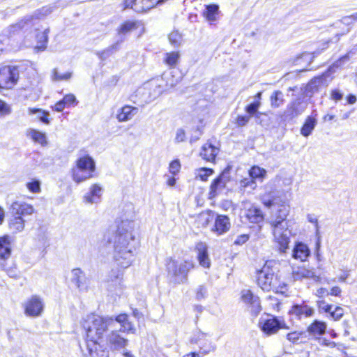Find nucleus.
<instances>
[{"mask_svg":"<svg viewBox=\"0 0 357 357\" xmlns=\"http://www.w3.org/2000/svg\"><path fill=\"white\" fill-rule=\"evenodd\" d=\"M134 218L133 205L126 204L122 210L120 220L116 221V230L113 238L108 240L113 244V260L121 268H112L107 276V282L115 286H121L123 269L130 266L135 259L136 238Z\"/></svg>","mask_w":357,"mask_h":357,"instance_id":"obj_1","label":"nucleus"},{"mask_svg":"<svg viewBox=\"0 0 357 357\" xmlns=\"http://www.w3.org/2000/svg\"><path fill=\"white\" fill-rule=\"evenodd\" d=\"M278 191L266 192L261 196V201L266 207L278 206L279 209L275 219L271 222L275 241L280 245V250L284 252L288 248L291 231L288 229L286 218L289 212V206L285 204Z\"/></svg>","mask_w":357,"mask_h":357,"instance_id":"obj_2","label":"nucleus"},{"mask_svg":"<svg viewBox=\"0 0 357 357\" xmlns=\"http://www.w3.org/2000/svg\"><path fill=\"white\" fill-rule=\"evenodd\" d=\"M114 324L112 317L93 314L84 319L82 326L85 331L86 348L89 357H108V352L100 349L99 341Z\"/></svg>","mask_w":357,"mask_h":357,"instance_id":"obj_3","label":"nucleus"},{"mask_svg":"<svg viewBox=\"0 0 357 357\" xmlns=\"http://www.w3.org/2000/svg\"><path fill=\"white\" fill-rule=\"evenodd\" d=\"M193 267V264L189 261H178L171 257L166 260L167 277L170 282L175 284L185 283L188 272Z\"/></svg>","mask_w":357,"mask_h":357,"instance_id":"obj_4","label":"nucleus"},{"mask_svg":"<svg viewBox=\"0 0 357 357\" xmlns=\"http://www.w3.org/2000/svg\"><path fill=\"white\" fill-rule=\"evenodd\" d=\"M96 170V163L93 159L89 155H84L76 161V166L72 169V176L73 181L80 183L93 176Z\"/></svg>","mask_w":357,"mask_h":357,"instance_id":"obj_5","label":"nucleus"},{"mask_svg":"<svg viewBox=\"0 0 357 357\" xmlns=\"http://www.w3.org/2000/svg\"><path fill=\"white\" fill-rule=\"evenodd\" d=\"M335 73V66H330L326 71L319 76L312 78L305 86L304 93L306 96H312L319 92L322 88L328 86L333 79V74Z\"/></svg>","mask_w":357,"mask_h":357,"instance_id":"obj_6","label":"nucleus"},{"mask_svg":"<svg viewBox=\"0 0 357 357\" xmlns=\"http://www.w3.org/2000/svg\"><path fill=\"white\" fill-rule=\"evenodd\" d=\"M44 307V301L42 297L38 295H32L23 304L25 315L33 318L41 316Z\"/></svg>","mask_w":357,"mask_h":357,"instance_id":"obj_7","label":"nucleus"},{"mask_svg":"<svg viewBox=\"0 0 357 357\" xmlns=\"http://www.w3.org/2000/svg\"><path fill=\"white\" fill-rule=\"evenodd\" d=\"M206 333L199 331L193 335L190 338V342L199 346L200 352L206 355L212 352H215L217 349L216 344L210 339H208Z\"/></svg>","mask_w":357,"mask_h":357,"instance_id":"obj_8","label":"nucleus"},{"mask_svg":"<svg viewBox=\"0 0 357 357\" xmlns=\"http://www.w3.org/2000/svg\"><path fill=\"white\" fill-rule=\"evenodd\" d=\"M162 92V87L155 82L145 84L137 91V94L142 96L144 103H149L157 98Z\"/></svg>","mask_w":357,"mask_h":357,"instance_id":"obj_9","label":"nucleus"},{"mask_svg":"<svg viewBox=\"0 0 357 357\" xmlns=\"http://www.w3.org/2000/svg\"><path fill=\"white\" fill-rule=\"evenodd\" d=\"M135 25L136 24H123L121 26V29L119 30L117 41L107 49L98 52L97 54L99 56V57L102 60H104L112 55L113 53L118 51L119 49V44L124 40L123 35H125L126 33L136 29Z\"/></svg>","mask_w":357,"mask_h":357,"instance_id":"obj_10","label":"nucleus"},{"mask_svg":"<svg viewBox=\"0 0 357 357\" xmlns=\"http://www.w3.org/2000/svg\"><path fill=\"white\" fill-rule=\"evenodd\" d=\"M19 78L18 70L10 66H4L0 69V88H13Z\"/></svg>","mask_w":357,"mask_h":357,"instance_id":"obj_11","label":"nucleus"},{"mask_svg":"<svg viewBox=\"0 0 357 357\" xmlns=\"http://www.w3.org/2000/svg\"><path fill=\"white\" fill-rule=\"evenodd\" d=\"M275 264L276 263L275 261H268L266 262L263 268L258 271L257 284L264 291H269L271 290V277L273 273L271 268H273Z\"/></svg>","mask_w":357,"mask_h":357,"instance_id":"obj_12","label":"nucleus"},{"mask_svg":"<svg viewBox=\"0 0 357 357\" xmlns=\"http://www.w3.org/2000/svg\"><path fill=\"white\" fill-rule=\"evenodd\" d=\"M259 325L261 331L267 335L275 334L279 329L286 328L283 320L273 316L267 319H261Z\"/></svg>","mask_w":357,"mask_h":357,"instance_id":"obj_13","label":"nucleus"},{"mask_svg":"<svg viewBox=\"0 0 357 357\" xmlns=\"http://www.w3.org/2000/svg\"><path fill=\"white\" fill-rule=\"evenodd\" d=\"M165 0H125V8H130L137 13H142L153 8L155 5L161 4Z\"/></svg>","mask_w":357,"mask_h":357,"instance_id":"obj_14","label":"nucleus"},{"mask_svg":"<svg viewBox=\"0 0 357 357\" xmlns=\"http://www.w3.org/2000/svg\"><path fill=\"white\" fill-rule=\"evenodd\" d=\"M241 299L248 305L252 315L256 317L261 311L259 298L255 296L250 290H243L241 291Z\"/></svg>","mask_w":357,"mask_h":357,"instance_id":"obj_15","label":"nucleus"},{"mask_svg":"<svg viewBox=\"0 0 357 357\" xmlns=\"http://www.w3.org/2000/svg\"><path fill=\"white\" fill-rule=\"evenodd\" d=\"M306 108L305 104L300 99L291 102L284 112L282 118L284 121H290L301 115Z\"/></svg>","mask_w":357,"mask_h":357,"instance_id":"obj_16","label":"nucleus"},{"mask_svg":"<svg viewBox=\"0 0 357 357\" xmlns=\"http://www.w3.org/2000/svg\"><path fill=\"white\" fill-rule=\"evenodd\" d=\"M10 211L13 215H20L22 218L35 213V208L31 204L20 200L15 201L11 204Z\"/></svg>","mask_w":357,"mask_h":357,"instance_id":"obj_17","label":"nucleus"},{"mask_svg":"<svg viewBox=\"0 0 357 357\" xmlns=\"http://www.w3.org/2000/svg\"><path fill=\"white\" fill-rule=\"evenodd\" d=\"M119 332L113 330L107 335V344L111 349L120 350L128 345V340L122 337Z\"/></svg>","mask_w":357,"mask_h":357,"instance_id":"obj_18","label":"nucleus"},{"mask_svg":"<svg viewBox=\"0 0 357 357\" xmlns=\"http://www.w3.org/2000/svg\"><path fill=\"white\" fill-rule=\"evenodd\" d=\"M289 314L301 320L312 317L314 314V310L303 302L301 304L294 305L289 310Z\"/></svg>","mask_w":357,"mask_h":357,"instance_id":"obj_19","label":"nucleus"},{"mask_svg":"<svg viewBox=\"0 0 357 357\" xmlns=\"http://www.w3.org/2000/svg\"><path fill=\"white\" fill-rule=\"evenodd\" d=\"M228 181V176L224 173L214 179L210 186L209 198L213 199L220 194L225 188Z\"/></svg>","mask_w":357,"mask_h":357,"instance_id":"obj_20","label":"nucleus"},{"mask_svg":"<svg viewBox=\"0 0 357 357\" xmlns=\"http://www.w3.org/2000/svg\"><path fill=\"white\" fill-rule=\"evenodd\" d=\"M70 282L74 284L79 291L87 290V278L84 271L80 268H77L71 271Z\"/></svg>","mask_w":357,"mask_h":357,"instance_id":"obj_21","label":"nucleus"},{"mask_svg":"<svg viewBox=\"0 0 357 357\" xmlns=\"http://www.w3.org/2000/svg\"><path fill=\"white\" fill-rule=\"evenodd\" d=\"M102 192L103 189L99 184H93L89 188V192L84 195V202L90 204H98L100 202Z\"/></svg>","mask_w":357,"mask_h":357,"instance_id":"obj_22","label":"nucleus"},{"mask_svg":"<svg viewBox=\"0 0 357 357\" xmlns=\"http://www.w3.org/2000/svg\"><path fill=\"white\" fill-rule=\"evenodd\" d=\"M292 277L294 280L312 279L314 281H319V277L316 275L313 268H307L305 266L294 268L292 271Z\"/></svg>","mask_w":357,"mask_h":357,"instance_id":"obj_23","label":"nucleus"},{"mask_svg":"<svg viewBox=\"0 0 357 357\" xmlns=\"http://www.w3.org/2000/svg\"><path fill=\"white\" fill-rule=\"evenodd\" d=\"M13 238L9 235L0 236V259H7L12 251Z\"/></svg>","mask_w":357,"mask_h":357,"instance_id":"obj_24","label":"nucleus"},{"mask_svg":"<svg viewBox=\"0 0 357 357\" xmlns=\"http://www.w3.org/2000/svg\"><path fill=\"white\" fill-rule=\"evenodd\" d=\"M195 249L197 252V259L199 264L204 268H209L211 261L208 255L207 246L206 243L203 242L197 243Z\"/></svg>","mask_w":357,"mask_h":357,"instance_id":"obj_25","label":"nucleus"},{"mask_svg":"<svg viewBox=\"0 0 357 357\" xmlns=\"http://www.w3.org/2000/svg\"><path fill=\"white\" fill-rule=\"evenodd\" d=\"M230 228V222L227 216L218 215L215 220L214 227L212 230L218 235L227 232Z\"/></svg>","mask_w":357,"mask_h":357,"instance_id":"obj_26","label":"nucleus"},{"mask_svg":"<svg viewBox=\"0 0 357 357\" xmlns=\"http://www.w3.org/2000/svg\"><path fill=\"white\" fill-rule=\"evenodd\" d=\"M219 152V149L212 145L211 143H206L201 149L200 156L202 159L213 162Z\"/></svg>","mask_w":357,"mask_h":357,"instance_id":"obj_27","label":"nucleus"},{"mask_svg":"<svg viewBox=\"0 0 357 357\" xmlns=\"http://www.w3.org/2000/svg\"><path fill=\"white\" fill-rule=\"evenodd\" d=\"M49 31V28H45L43 30L38 29L36 30V38L37 40V45L34 47L36 52H42L46 49Z\"/></svg>","mask_w":357,"mask_h":357,"instance_id":"obj_28","label":"nucleus"},{"mask_svg":"<svg viewBox=\"0 0 357 357\" xmlns=\"http://www.w3.org/2000/svg\"><path fill=\"white\" fill-rule=\"evenodd\" d=\"M310 251L307 245L303 243H296L293 251L292 257L301 261H305L310 256Z\"/></svg>","mask_w":357,"mask_h":357,"instance_id":"obj_29","label":"nucleus"},{"mask_svg":"<svg viewBox=\"0 0 357 357\" xmlns=\"http://www.w3.org/2000/svg\"><path fill=\"white\" fill-rule=\"evenodd\" d=\"M8 229L13 234L22 232L25 227V220L20 215H13L8 222Z\"/></svg>","mask_w":357,"mask_h":357,"instance_id":"obj_30","label":"nucleus"},{"mask_svg":"<svg viewBox=\"0 0 357 357\" xmlns=\"http://www.w3.org/2000/svg\"><path fill=\"white\" fill-rule=\"evenodd\" d=\"M137 112V107L126 105L119 110L116 118L120 122L127 121L132 119Z\"/></svg>","mask_w":357,"mask_h":357,"instance_id":"obj_31","label":"nucleus"},{"mask_svg":"<svg viewBox=\"0 0 357 357\" xmlns=\"http://www.w3.org/2000/svg\"><path fill=\"white\" fill-rule=\"evenodd\" d=\"M326 330V324L319 320L314 321L307 329L308 333L312 336L318 337L324 335Z\"/></svg>","mask_w":357,"mask_h":357,"instance_id":"obj_32","label":"nucleus"},{"mask_svg":"<svg viewBox=\"0 0 357 357\" xmlns=\"http://www.w3.org/2000/svg\"><path fill=\"white\" fill-rule=\"evenodd\" d=\"M245 217L252 223H260L264 220L262 211L255 206H252L245 211Z\"/></svg>","mask_w":357,"mask_h":357,"instance_id":"obj_33","label":"nucleus"},{"mask_svg":"<svg viewBox=\"0 0 357 357\" xmlns=\"http://www.w3.org/2000/svg\"><path fill=\"white\" fill-rule=\"evenodd\" d=\"M28 137L31 138L35 142H37L45 146L47 144V140L45 133L35 129H29L26 132Z\"/></svg>","mask_w":357,"mask_h":357,"instance_id":"obj_34","label":"nucleus"},{"mask_svg":"<svg viewBox=\"0 0 357 357\" xmlns=\"http://www.w3.org/2000/svg\"><path fill=\"white\" fill-rule=\"evenodd\" d=\"M273 271L271 278V290L273 289L276 292H283V289L286 287V284L280 280V278L278 274H275L277 271V268L274 267L271 268Z\"/></svg>","mask_w":357,"mask_h":357,"instance_id":"obj_35","label":"nucleus"},{"mask_svg":"<svg viewBox=\"0 0 357 357\" xmlns=\"http://www.w3.org/2000/svg\"><path fill=\"white\" fill-rule=\"evenodd\" d=\"M273 271L271 278V290L273 289L276 292H283V289L286 287V284L280 280V278L278 274H275L277 271V268L274 267L271 268Z\"/></svg>","mask_w":357,"mask_h":357,"instance_id":"obj_36","label":"nucleus"},{"mask_svg":"<svg viewBox=\"0 0 357 357\" xmlns=\"http://www.w3.org/2000/svg\"><path fill=\"white\" fill-rule=\"evenodd\" d=\"M273 271L271 278V290L273 289L276 292H283V289L286 287V284L280 280V278L278 274H275L277 271V268L274 267L271 268Z\"/></svg>","mask_w":357,"mask_h":357,"instance_id":"obj_37","label":"nucleus"},{"mask_svg":"<svg viewBox=\"0 0 357 357\" xmlns=\"http://www.w3.org/2000/svg\"><path fill=\"white\" fill-rule=\"evenodd\" d=\"M208 21L214 22L219 20V6L216 4H211L206 6L203 13Z\"/></svg>","mask_w":357,"mask_h":357,"instance_id":"obj_38","label":"nucleus"},{"mask_svg":"<svg viewBox=\"0 0 357 357\" xmlns=\"http://www.w3.org/2000/svg\"><path fill=\"white\" fill-rule=\"evenodd\" d=\"M179 52H167L164 54L163 61L169 68H174L180 60Z\"/></svg>","mask_w":357,"mask_h":357,"instance_id":"obj_39","label":"nucleus"},{"mask_svg":"<svg viewBox=\"0 0 357 357\" xmlns=\"http://www.w3.org/2000/svg\"><path fill=\"white\" fill-rule=\"evenodd\" d=\"M317 120L312 116H307L301 128V133L304 137H308L315 128Z\"/></svg>","mask_w":357,"mask_h":357,"instance_id":"obj_40","label":"nucleus"},{"mask_svg":"<svg viewBox=\"0 0 357 357\" xmlns=\"http://www.w3.org/2000/svg\"><path fill=\"white\" fill-rule=\"evenodd\" d=\"M284 95L280 91H274L271 96V105L273 108H278L284 103Z\"/></svg>","mask_w":357,"mask_h":357,"instance_id":"obj_41","label":"nucleus"},{"mask_svg":"<svg viewBox=\"0 0 357 357\" xmlns=\"http://www.w3.org/2000/svg\"><path fill=\"white\" fill-rule=\"evenodd\" d=\"M307 220L309 222L313 223L314 225V229H315V235L317 237V249H319L320 247L321 243V236L319 232V226L318 223V220L316 218L314 215L312 214H308L307 215Z\"/></svg>","mask_w":357,"mask_h":357,"instance_id":"obj_42","label":"nucleus"},{"mask_svg":"<svg viewBox=\"0 0 357 357\" xmlns=\"http://www.w3.org/2000/svg\"><path fill=\"white\" fill-rule=\"evenodd\" d=\"M249 175L250 177H251L254 180H263L266 175V171L264 169L261 168L258 166H254L250 169Z\"/></svg>","mask_w":357,"mask_h":357,"instance_id":"obj_43","label":"nucleus"},{"mask_svg":"<svg viewBox=\"0 0 357 357\" xmlns=\"http://www.w3.org/2000/svg\"><path fill=\"white\" fill-rule=\"evenodd\" d=\"M214 171L213 169L207 168V167H202L196 169L195 177L196 178H199L203 181H206L208 180V176L213 174Z\"/></svg>","mask_w":357,"mask_h":357,"instance_id":"obj_44","label":"nucleus"},{"mask_svg":"<svg viewBox=\"0 0 357 357\" xmlns=\"http://www.w3.org/2000/svg\"><path fill=\"white\" fill-rule=\"evenodd\" d=\"M72 77L71 72H66L64 73H59L56 68L52 70V79L55 82L67 81Z\"/></svg>","mask_w":357,"mask_h":357,"instance_id":"obj_45","label":"nucleus"},{"mask_svg":"<svg viewBox=\"0 0 357 357\" xmlns=\"http://www.w3.org/2000/svg\"><path fill=\"white\" fill-rule=\"evenodd\" d=\"M30 114H36L38 119L45 124H49L50 121L48 119L49 113L45 112L40 109H29Z\"/></svg>","mask_w":357,"mask_h":357,"instance_id":"obj_46","label":"nucleus"},{"mask_svg":"<svg viewBox=\"0 0 357 357\" xmlns=\"http://www.w3.org/2000/svg\"><path fill=\"white\" fill-rule=\"evenodd\" d=\"M169 40L172 45L178 47L182 43V35L178 31H173L169 35Z\"/></svg>","mask_w":357,"mask_h":357,"instance_id":"obj_47","label":"nucleus"},{"mask_svg":"<svg viewBox=\"0 0 357 357\" xmlns=\"http://www.w3.org/2000/svg\"><path fill=\"white\" fill-rule=\"evenodd\" d=\"M195 298L197 301H201L206 298L208 295V289L205 284L198 286L195 290Z\"/></svg>","mask_w":357,"mask_h":357,"instance_id":"obj_48","label":"nucleus"},{"mask_svg":"<svg viewBox=\"0 0 357 357\" xmlns=\"http://www.w3.org/2000/svg\"><path fill=\"white\" fill-rule=\"evenodd\" d=\"M211 220V217L208 212H202L199 213L197 219L198 224L201 225L202 227H206L208 225Z\"/></svg>","mask_w":357,"mask_h":357,"instance_id":"obj_49","label":"nucleus"},{"mask_svg":"<svg viewBox=\"0 0 357 357\" xmlns=\"http://www.w3.org/2000/svg\"><path fill=\"white\" fill-rule=\"evenodd\" d=\"M261 105V102L254 101L245 107V112L250 115V116L255 115Z\"/></svg>","mask_w":357,"mask_h":357,"instance_id":"obj_50","label":"nucleus"},{"mask_svg":"<svg viewBox=\"0 0 357 357\" xmlns=\"http://www.w3.org/2000/svg\"><path fill=\"white\" fill-rule=\"evenodd\" d=\"M27 189L33 193H39L41 191L40 182L38 180H33L26 184Z\"/></svg>","mask_w":357,"mask_h":357,"instance_id":"obj_51","label":"nucleus"},{"mask_svg":"<svg viewBox=\"0 0 357 357\" xmlns=\"http://www.w3.org/2000/svg\"><path fill=\"white\" fill-rule=\"evenodd\" d=\"M135 328L132 323L129 321L128 319L124 322L121 324V328L119 331L125 332V333H135Z\"/></svg>","mask_w":357,"mask_h":357,"instance_id":"obj_52","label":"nucleus"},{"mask_svg":"<svg viewBox=\"0 0 357 357\" xmlns=\"http://www.w3.org/2000/svg\"><path fill=\"white\" fill-rule=\"evenodd\" d=\"M344 315V310L341 307H336L333 311H331L330 316L335 321L340 320Z\"/></svg>","mask_w":357,"mask_h":357,"instance_id":"obj_53","label":"nucleus"},{"mask_svg":"<svg viewBox=\"0 0 357 357\" xmlns=\"http://www.w3.org/2000/svg\"><path fill=\"white\" fill-rule=\"evenodd\" d=\"M11 112L10 107L0 99V117L8 115Z\"/></svg>","mask_w":357,"mask_h":357,"instance_id":"obj_54","label":"nucleus"},{"mask_svg":"<svg viewBox=\"0 0 357 357\" xmlns=\"http://www.w3.org/2000/svg\"><path fill=\"white\" fill-rule=\"evenodd\" d=\"M180 169H181V163H180V161L177 159L174 160L169 164V170L170 173H172L174 175L176 174L180 171Z\"/></svg>","mask_w":357,"mask_h":357,"instance_id":"obj_55","label":"nucleus"},{"mask_svg":"<svg viewBox=\"0 0 357 357\" xmlns=\"http://www.w3.org/2000/svg\"><path fill=\"white\" fill-rule=\"evenodd\" d=\"M250 119V116H238L236 119V123L238 127H243L247 125Z\"/></svg>","mask_w":357,"mask_h":357,"instance_id":"obj_56","label":"nucleus"},{"mask_svg":"<svg viewBox=\"0 0 357 357\" xmlns=\"http://www.w3.org/2000/svg\"><path fill=\"white\" fill-rule=\"evenodd\" d=\"M241 185L246 188V187H250L252 189H255L257 186L256 183L254 179H252L251 177L248 178H244L241 181Z\"/></svg>","mask_w":357,"mask_h":357,"instance_id":"obj_57","label":"nucleus"},{"mask_svg":"<svg viewBox=\"0 0 357 357\" xmlns=\"http://www.w3.org/2000/svg\"><path fill=\"white\" fill-rule=\"evenodd\" d=\"M317 306L320 310H324L326 312H331L333 305L330 304H326L324 301H317Z\"/></svg>","mask_w":357,"mask_h":357,"instance_id":"obj_58","label":"nucleus"},{"mask_svg":"<svg viewBox=\"0 0 357 357\" xmlns=\"http://www.w3.org/2000/svg\"><path fill=\"white\" fill-rule=\"evenodd\" d=\"M51 12H52V10L50 8L43 7L41 9L38 10L36 12V13H35L36 19L40 20V17H39V15L45 16V15L50 14Z\"/></svg>","mask_w":357,"mask_h":357,"instance_id":"obj_59","label":"nucleus"},{"mask_svg":"<svg viewBox=\"0 0 357 357\" xmlns=\"http://www.w3.org/2000/svg\"><path fill=\"white\" fill-rule=\"evenodd\" d=\"M185 139V131L181 128L178 129L176 131V133L175 142L177 143H179V142H184Z\"/></svg>","mask_w":357,"mask_h":357,"instance_id":"obj_60","label":"nucleus"},{"mask_svg":"<svg viewBox=\"0 0 357 357\" xmlns=\"http://www.w3.org/2000/svg\"><path fill=\"white\" fill-rule=\"evenodd\" d=\"M62 100L66 105V106H69L72 103L76 102V98L73 94L70 93L65 96Z\"/></svg>","mask_w":357,"mask_h":357,"instance_id":"obj_61","label":"nucleus"},{"mask_svg":"<svg viewBox=\"0 0 357 357\" xmlns=\"http://www.w3.org/2000/svg\"><path fill=\"white\" fill-rule=\"evenodd\" d=\"M343 97V93L338 89H333L331 93V98L335 101L340 100Z\"/></svg>","mask_w":357,"mask_h":357,"instance_id":"obj_62","label":"nucleus"},{"mask_svg":"<svg viewBox=\"0 0 357 357\" xmlns=\"http://www.w3.org/2000/svg\"><path fill=\"white\" fill-rule=\"evenodd\" d=\"M249 239V236L248 234H241L237 236L236 240L234 241L235 245H243L245 242H247Z\"/></svg>","mask_w":357,"mask_h":357,"instance_id":"obj_63","label":"nucleus"},{"mask_svg":"<svg viewBox=\"0 0 357 357\" xmlns=\"http://www.w3.org/2000/svg\"><path fill=\"white\" fill-rule=\"evenodd\" d=\"M66 107V105L64 104V102H63L62 100H61L60 101H59L58 102H56L54 107V109L56 111V112H62L63 110V109L65 108Z\"/></svg>","mask_w":357,"mask_h":357,"instance_id":"obj_64","label":"nucleus"}]
</instances>
